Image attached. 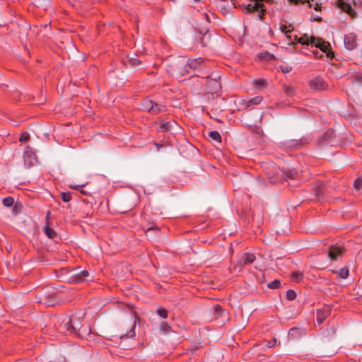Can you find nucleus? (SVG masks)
Returning <instances> with one entry per match:
<instances>
[{
    "label": "nucleus",
    "mask_w": 362,
    "mask_h": 362,
    "mask_svg": "<svg viewBox=\"0 0 362 362\" xmlns=\"http://www.w3.org/2000/svg\"><path fill=\"white\" fill-rule=\"evenodd\" d=\"M84 315L85 314L82 312L75 313L64 320L61 327L71 334L83 337L84 334L90 332L88 327H84L83 325Z\"/></svg>",
    "instance_id": "f257e3e1"
},
{
    "label": "nucleus",
    "mask_w": 362,
    "mask_h": 362,
    "mask_svg": "<svg viewBox=\"0 0 362 362\" xmlns=\"http://www.w3.org/2000/svg\"><path fill=\"white\" fill-rule=\"evenodd\" d=\"M139 317H131L128 321L122 324L120 327V338L126 337L127 338H133L135 336V327L136 321Z\"/></svg>",
    "instance_id": "f03ea898"
},
{
    "label": "nucleus",
    "mask_w": 362,
    "mask_h": 362,
    "mask_svg": "<svg viewBox=\"0 0 362 362\" xmlns=\"http://www.w3.org/2000/svg\"><path fill=\"white\" fill-rule=\"evenodd\" d=\"M63 300L62 293L60 292H53L47 296H45L41 301L49 306H54L56 304L61 303Z\"/></svg>",
    "instance_id": "7ed1b4c3"
},
{
    "label": "nucleus",
    "mask_w": 362,
    "mask_h": 362,
    "mask_svg": "<svg viewBox=\"0 0 362 362\" xmlns=\"http://www.w3.org/2000/svg\"><path fill=\"white\" fill-rule=\"evenodd\" d=\"M262 101V97L256 96L249 100H240L238 102V110H245L252 105H256L261 103Z\"/></svg>",
    "instance_id": "20e7f679"
},
{
    "label": "nucleus",
    "mask_w": 362,
    "mask_h": 362,
    "mask_svg": "<svg viewBox=\"0 0 362 362\" xmlns=\"http://www.w3.org/2000/svg\"><path fill=\"white\" fill-rule=\"evenodd\" d=\"M318 49L326 54L327 59L332 60L334 57V53L331 48V45L328 42L325 41L322 38L318 37Z\"/></svg>",
    "instance_id": "39448f33"
},
{
    "label": "nucleus",
    "mask_w": 362,
    "mask_h": 362,
    "mask_svg": "<svg viewBox=\"0 0 362 362\" xmlns=\"http://www.w3.org/2000/svg\"><path fill=\"white\" fill-rule=\"evenodd\" d=\"M344 253V250L341 247L336 245H330L328 247L327 257L332 261L337 260L339 257H341Z\"/></svg>",
    "instance_id": "423d86ee"
},
{
    "label": "nucleus",
    "mask_w": 362,
    "mask_h": 362,
    "mask_svg": "<svg viewBox=\"0 0 362 362\" xmlns=\"http://www.w3.org/2000/svg\"><path fill=\"white\" fill-rule=\"evenodd\" d=\"M345 47L349 50H352L356 47V36L354 33L346 35L344 38Z\"/></svg>",
    "instance_id": "0eeeda50"
},
{
    "label": "nucleus",
    "mask_w": 362,
    "mask_h": 362,
    "mask_svg": "<svg viewBox=\"0 0 362 362\" xmlns=\"http://www.w3.org/2000/svg\"><path fill=\"white\" fill-rule=\"evenodd\" d=\"M206 86L208 91L211 93H218L221 89V83L216 79H210L207 81Z\"/></svg>",
    "instance_id": "6e6552de"
},
{
    "label": "nucleus",
    "mask_w": 362,
    "mask_h": 362,
    "mask_svg": "<svg viewBox=\"0 0 362 362\" xmlns=\"http://www.w3.org/2000/svg\"><path fill=\"white\" fill-rule=\"evenodd\" d=\"M338 6L350 16L353 18L356 16L355 11L351 8V5L344 0H338Z\"/></svg>",
    "instance_id": "1a4fd4ad"
},
{
    "label": "nucleus",
    "mask_w": 362,
    "mask_h": 362,
    "mask_svg": "<svg viewBox=\"0 0 362 362\" xmlns=\"http://www.w3.org/2000/svg\"><path fill=\"white\" fill-rule=\"evenodd\" d=\"M295 39L302 45H309L310 44L312 47L315 46V47H317V44L315 42V37L313 36L309 37L308 35H304L303 36L299 38H297V36H296Z\"/></svg>",
    "instance_id": "9d476101"
},
{
    "label": "nucleus",
    "mask_w": 362,
    "mask_h": 362,
    "mask_svg": "<svg viewBox=\"0 0 362 362\" xmlns=\"http://www.w3.org/2000/svg\"><path fill=\"white\" fill-rule=\"evenodd\" d=\"M330 313L329 306H325L323 310L318 309V324L321 323L325 318H326Z\"/></svg>",
    "instance_id": "9b49d317"
},
{
    "label": "nucleus",
    "mask_w": 362,
    "mask_h": 362,
    "mask_svg": "<svg viewBox=\"0 0 362 362\" xmlns=\"http://www.w3.org/2000/svg\"><path fill=\"white\" fill-rule=\"evenodd\" d=\"M255 260V256L253 254L245 253L243 255V262L241 260V261H240V263L243 265H245V264H251V263L254 262Z\"/></svg>",
    "instance_id": "f8f14e48"
},
{
    "label": "nucleus",
    "mask_w": 362,
    "mask_h": 362,
    "mask_svg": "<svg viewBox=\"0 0 362 362\" xmlns=\"http://www.w3.org/2000/svg\"><path fill=\"white\" fill-rule=\"evenodd\" d=\"M171 123L170 122L160 121L158 124V129L160 132H165L170 131Z\"/></svg>",
    "instance_id": "ddd939ff"
},
{
    "label": "nucleus",
    "mask_w": 362,
    "mask_h": 362,
    "mask_svg": "<svg viewBox=\"0 0 362 362\" xmlns=\"http://www.w3.org/2000/svg\"><path fill=\"white\" fill-rule=\"evenodd\" d=\"M166 110L165 107L153 103L151 114L156 115L160 112H164Z\"/></svg>",
    "instance_id": "4468645a"
},
{
    "label": "nucleus",
    "mask_w": 362,
    "mask_h": 362,
    "mask_svg": "<svg viewBox=\"0 0 362 362\" xmlns=\"http://www.w3.org/2000/svg\"><path fill=\"white\" fill-rule=\"evenodd\" d=\"M283 89H284L285 93L286 94V95H288L289 97H292V96L295 95V94H296V88L293 86H287V85L284 84L283 86Z\"/></svg>",
    "instance_id": "2eb2a0df"
},
{
    "label": "nucleus",
    "mask_w": 362,
    "mask_h": 362,
    "mask_svg": "<svg viewBox=\"0 0 362 362\" xmlns=\"http://www.w3.org/2000/svg\"><path fill=\"white\" fill-rule=\"evenodd\" d=\"M89 276V272L87 270L81 271L75 275V279L78 281H84Z\"/></svg>",
    "instance_id": "dca6fc26"
},
{
    "label": "nucleus",
    "mask_w": 362,
    "mask_h": 362,
    "mask_svg": "<svg viewBox=\"0 0 362 362\" xmlns=\"http://www.w3.org/2000/svg\"><path fill=\"white\" fill-rule=\"evenodd\" d=\"M209 136L214 141H217L218 143L221 142V136L220 133L217 131H211L209 133Z\"/></svg>",
    "instance_id": "f3484780"
},
{
    "label": "nucleus",
    "mask_w": 362,
    "mask_h": 362,
    "mask_svg": "<svg viewBox=\"0 0 362 362\" xmlns=\"http://www.w3.org/2000/svg\"><path fill=\"white\" fill-rule=\"evenodd\" d=\"M45 233L47 236L51 239H54L57 236V233L52 228L47 226L45 229Z\"/></svg>",
    "instance_id": "a211bd4d"
},
{
    "label": "nucleus",
    "mask_w": 362,
    "mask_h": 362,
    "mask_svg": "<svg viewBox=\"0 0 362 362\" xmlns=\"http://www.w3.org/2000/svg\"><path fill=\"white\" fill-rule=\"evenodd\" d=\"M160 330L164 334H168L171 332V327L165 322H162L159 326Z\"/></svg>",
    "instance_id": "6ab92c4d"
},
{
    "label": "nucleus",
    "mask_w": 362,
    "mask_h": 362,
    "mask_svg": "<svg viewBox=\"0 0 362 362\" xmlns=\"http://www.w3.org/2000/svg\"><path fill=\"white\" fill-rule=\"evenodd\" d=\"M156 313L163 319H166L168 317V310L163 307L158 308Z\"/></svg>",
    "instance_id": "aec40b11"
},
{
    "label": "nucleus",
    "mask_w": 362,
    "mask_h": 362,
    "mask_svg": "<svg viewBox=\"0 0 362 362\" xmlns=\"http://www.w3.org/2000/svg\"><path fill=\"white\" fill-rule=\"evenodd\" d=\"M153 105V102L150 100H144V102L143 103L144 109L151 113L152 111Z\"/></svg>",
    "instance_id": "412c9836"
},
{
    "label": "nucleus",
    "mask_w": 362,
    "mask_h": 362,
    "mask_svg": "<svg viewBox=\"0 0 362 362\" xmlns=\"http://www.w3.org/2000/svg\"><path fill=\"white\" fill-rule=\"evenodd\" d=\"M339 276L343 279H346L348 276H349V269L348 267H345L344 268H341L339 272Z\"/></svg>",
    "instance_id": "4be33fe9"
},
{
    "label": "nucleus",
    "mask_w": 362,
    "mask_h": 362,
    "mask_svg": "<svg viewBox=\"0 0 362 362\" xmlns=\"http://www.w3.org/2000/svg\"><path fill=\"white\" fill-rule=\"evenodd\" d=\"M3 204L6 207L11 206L14 203V199L12 197H7L3 199Z\"/></svg>",
    "instance_id": "5701e85b"
},
{
    "label": "nucleus",
    "mask_w": 362,
    "mask_h": 362,
    "mask_svg": "<svg viewBox=\"0 0 362 362\" xmlns=\"http://www.w3.org/2000/svg\"><path fill=\"white\" fill-rule=\"evenodd\" d=\"M291 279L295 281H298L302 279L303 274L300 272H293L291 274Z\"/></svg>",
    "instance_id": "b1692460"
},
{
    "label": "nucleus",
    "mask_w": 362,
    "mask_h": 362,
    "mask_svg": "<svg viewBox=\"0 0 362 362\" xmlns=\"http://www.w3.org/2000/svg\"><path fill=\"white\" fill-rule=\"evenodd\" d=\"M280 285H281L280 281L278 279H275L273 281L268 284V287L272 289H276V288H279Z\"/></svg>",
    "instance_id": "393cba45"
},
{
    "label": "nucleus",
    "mask_w": 362,
    "mask_h": 362,
    "mask_svg": "<svg viewBox=\"0 0 362 362\" xmlns=\"http://www.w3.org/2000/svg\"><path fill=\"white\" fill-rule=\"evenodd\" d=\"M328 88V85L322 79L318 78V91L319 90H325Z\"/></svg>",
    "instance_id": "a878e982"
},
{
    "label": "nucleus",
    "mask_w": 362,
    "mask_h": 362,
    "mask_svg": "<svg viewBox=\"0 0 362 362\" xmlns=\"http://www.w3.org/2000/svg\"><path fill=\"white\" fill-rule=\"evenodd\" d=\"M284 174L286 176V177L291 180H294L296 176V171L294 170H288L287 171H285Z\"/></svg>",
    "instance_id": "bb28decb"
},
{
    "label": "nucleus",
    "mask_w": 362,
    "mask_h": 362,
    "mask_svg": "<svg viewBox=\"0 0 362 362\" xmlns=\"http://www.w3.org/2000/svg\"><path fill=\"white\" fill-rule=\"evenodd\" d=\"M61 197H62V199L64 202H68L72 198L71 193H70V192H62L61 193Z\"/></svg>",
    "instance_id": "cd10ccee"
},
{
    "label": "nucleus",
    "mask_w": 362,
    "mask_h": 362,
    "mask_svg": "<svg viewBox=\"0 0 362 362\" xmlns=\"http://www.w3.org/2000/svg\"><path fill=\"white\" fill-rule=\"evenodd\" d=\"M296 293L293 290L289 289L286 292V298L288 300H293L296 298Z\"/></svg>",
    "instance_id": "c85d7f7f"
},
{
    "label": "nucleus",
    "mask_w": 362,
    "mask_h": 362,
    "mask_svg": "<svg viewBox=\"0 0 362 362\" xmlns=\"http://www.w3.org/2000/svg\"><path fill=\"white\" fill-rule=\"evenodd\" d=\"M288 1L290 4H298L299 3L303 4L305 2H308L309 7H312V4H310V0H288Z\"/></svg>",
    "instance_id": "c756f323"
},
{
    "label": "nucleus",
    "mask_w": 362,
    "mask_h": 362,
    "mask_svg": "<svg viewBox=\"0 0 362 362\" xmlns=\"http://www.w3.org/2000/svg\"><path fill=\"white\" fill-rule=\"evenodd\" d=\"M254 83L259 87H266L267 81L264 79H257L255 81Z\"/></svg>",
    "instance_id": "7c9ffc66"
},
{
    "label": "nucleus",
    "mask_w": 362,
    "mask_h": 362,
    "mask_svg": "<svg viewBox=\"0 0 362 362\" xmlns=\"http://www.w3.org/2000/svg\"><path fill=\"white\" fill-rule=\"evenodd\" d=\"M30 139V135L27 132H23L21 134V136H20V139H19V141L21 142H25L27 141H28Z\"/></svg>",
    "instance_id": "2f4dec72"
},
{
    "label": "nucleus",
    "mask_w": 362,
    "mask_h": 362,
    "mask_svg": "<svg viewBox=\"0 0 362 362\" xmlns=\"http://www.w3.org/2000/svg\"><path fill=\"white\" fill-rule=\"evenodd\" d=\"M276 339L273 338L271 341H267V344L264 345L267 348H272L276 345Z\"/></svg>",
    "instance_id": "473e14b6"
},
{
    "label": "nucleus",
    "mask_w": 362,
    "mask_h": 362,
    "mask_svg": "<svg viewBox=\"0 0 362 362\" xmlns=\"http://www.w3.org/2000/svg\"><path fill=\"white\" fill-rule=\"evenodd\" d=\"M280 68L284 74L289 73L292 70V66H281Z\"/></svg>",
    "instance_id": "72a5a7b5"
},
{
    "label": "nucleus",
    "mask_w": 362,
    "mask_h": 362,
    "mask_svg": "<svg viewBox=\"0 0 362 362\" xmlns=\"http://www.w3.org/2000/svg\"><path fill=\"white\" fill-rule=\"evenodd\" d=\"M333 135V131L332 130H328L327 131L323 136V139L327 140L331 138Z\"/></svg>",
    "instance_id": "f704fd0d"
},
{
    "label": "nucleus",
    "mask_w": 362,
    "mask_h": 362,
    "mask_svg": "<svg viewBox=\"0 0 362 362\" xmlns=\"http://www.w3.org/2000/svg\"><path fill=\"white\" fill-rule=\"evenodd\" d=\"M354 185L355 188L359 189L362 185V179L358 178L354 181Z\"/></svg>",
    "instance_id": "c9c22d12"
},
{
    "label": "nucleus",
    "mask_w": 362,
    "mask_h": 362,
    "mask_svg": "<svg viewBox=\"0 0 362 362\" xmlns=\"http://www.w3.org/2000/svg\"><path fill=\"white\" fill-rule=\"evenodd\" d=\"M310 88L313 90L317 89V80L313 79L310 81Z\"/></svg>",
    "instance_id": "e433bc0d"
},
{
    "label": "nucleus",
    "mask_w": 362,
    "mask_h": 362,
    "mask_svg": "<svg viewBox=\"0 0 362 362\" xmlns=\"http://www.w3.org/2000/svg\"><path fill=\"white\" fill-rule=\"evenodd\" d=\"M151 230H156L158 232L159 230V228L157 226L154 225L153 226L148 228L145 232L148 233Z\"/></svg>",
    "instance_id": "4c0bfd02"
},
{
    "label": "nucleus",
    "mask_w": 362,
    "mask_h": 362,
    "mask_svg": "<svg viewBox=\"0 0 362 362\" xmlns=\"http://www.w3.org/2000/svg\"><path fill=\"white\" fill-rule=\"evenodd\" d=\"M280 28L281 32L284 33L286 35H288V33L291 32L290 30H287V28L285 25H281Z\"/></svg>",
    "instance_id": "58836bf2"
},
{
    "label": "nucleus",
    "mask_w": 362,
    "mask_h": 362,
    "mask_svg": "<svg viewBox=\"0 0 362 362\" xmlns=\"http://www.w3.org/2000/svg\"><path fill=\"white\" fill-rule=\"evenodd\" d=\"M356 6L362 7V0H353Z\"/></svg>",
    "instance_id": "ea45409f"
},
{
    "label": "nucleus",
    "mask_w": 362,
    "mask_h": 362,
    "mask_svg": "<svg viewBox=\"0 0 362 362\" xmlns=\"http://www.w3.org/2000/svg\"><path fill=\"white\" fill-rule=\"evenodd\" d=\"M28 158H31V156H28V155H25L24 156V160H25V165H27V167H30L31 166V163H28L27 164V160L28 159Z\"/></svg>",
    "instance_id": "a19ab883"
},
{
    "label": "nucleus",
    "mask_w": 362,
    "mask_h": 362,
    "mask_svg": "<svg viewBox=\"0 0 362 362\" xmlns=\"http://www.w3.org/2000/svg\"><path fill=\"white\" fill-rule=\"evenodd\" d=\"M266 54L267 56V57L266 58L267 60L274 59H275V57L273 54H272L266 52Z\"/></svg>",
    "instance_id": "79ce46f5"
},
{
    "label": "nucleus",
    "mask_w": 362,
    "mask_h": 362,
    "mask_svg": "<svg viewBox=\"0 0 362 362\" xmlns=\"http://www.w3.org/2000/svg\"><path fill=\"white\" fill-rule=\"evenodd\" d=\"M298 145H299V146H300V145H301V143H300L299 141H296V142H295V144H292L291 145V146H295V147H296V146H297Z\"/></svg>",
    "instance_id": "37998d69"
},
{
    "label": "nucleus",
    "mask_w": 362,
    "mask_h": 362,
    "mask_svg": "<svg viewBox=\"0 0 362 362\" xmlns=\"http://www.w3.org/2000/svg\"><path fill=\"white\" fill-rule=\"evenodd\" d=\"M214 310H215V311H218V310H221V307L220 305H217L215 306Z\"/></svg>",
    "instance_id": "c03bdc74"
},
{
    "label": "nucleus",
    "mask_w": 362,
    "mask_h": 362,
    "mask_svg": "<svg viewBox=\"0 0 362 362\" xmlns=\"http://www.w3.org/2000/svg\"><path fill=\"white\" fill-rule=\"evenodd\" d=\"M259 349V346H254L252 349V351L255 353V352H257V349Z\"/></svg>",
    "instance_id": "a18cd8bd"
},
{
    "label": "nucleus",
    "mask_w": 362,
    "mask_h": 362,
    "mask_svg": "<svg viewBox=\"0 0 362 362\" xmlns=\"http://www.w3.org/2000/svg\"><path fill=\"white\" fill-rule=\"evenodd\" d=\"M133 64L134 65H136V64H140V61L139 60H135L134 62H133Z\"/></svg>",
    "instance_id": "49530a36"
},
{
    "label": "nucleus",
    "mask_w": 362,
    "mask_h": 362,
    "mask_svg": "<svg viewBox=\"0 0 362 362\" xmlns=\"http://www.w3.org/2000/svg\"><path fill=\"white\" fill-rule=\"evenodd\" d=\"M17 209H18V204H16L14 205V210H16V211Z\"/></svg>",
    "instance_id": "de8ad7c7"
},
{
    "label": "nucleus",
    "mask_w": 362,
    "mask_h": 362,
    "mask_svg": "<svg viewBox=\"0 0 362 362\" xmlns=\"http://www.w3.org/2000/svg\"><path fill=\"white\" fill-rule=\"evenodd\" d=\"M17 209H18V204H16L14 205V210H16V211Z\"/></svg>",
    "instance_id": "09e8293b"
},
{
    "label": "nucleus",
    "mask_w": 362,
    "mask_h": 362,
    "mask_svg": "<svg viewBox=\"0 0 362 362\" xmlns=\"http://www.w3.org/2000/svg\"><path fill=\"white\" fill-rule=\"evenodd\" d=\"M313 8H314L315 11H317V4H315V6H313Z\"/></svg>",
    "instance_id": "8fccbe9b"
},
{
    "label": "nucleus",
    "mask_w": 362,
    "mask_h": 362,
    "mask_svg": "<svg viewBox=\"0 0 362 362\" xmlns=\"http://www.w3.org/2000/svg\"><path fill=\"white\" fill-rule=\"evenodd\" d=\"M313 21H317V18H313Z\"/></svg>",
    "instance_id": "3c124183"
},
{
    "label": "nucleus",
    "mask_w": 362,
    "mask_h": 362,
    "mask_svg": "<svg viewBox=\"0 0 362 362\" xmlns=\"http://www.w3.org/2000/svg\"><path fill=\"white\" fill-rule=\"evenodd\" d=\"M320 20L321 18L318 17L317 21H320Z\"/></svg>",
    "instance_id": "603ef678"
},
{
    "label": "nucleus",
    "mask_w": 362,
    "mask_h": 362,
    "mask_svg": "<svg viewBox=\"0 0 362 362\" xmlns=\"http://www.w3.org/2000/svg\"><path fill=\"white\" fill-rule=\"evenodd\" d=\"M196 1H200L201 0H195Z\"/></svg>",
    "instance_id": "864d4df0"
}]
</instances>
